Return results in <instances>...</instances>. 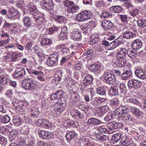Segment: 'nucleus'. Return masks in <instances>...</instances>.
Here are the masks:
<instances>
[{"label":"nucleus","mask_w":146,"mask_h":146,"mask_svg":"<svg viewBox=\"0 0 146 146\" xmlns=\"http://www.w3.org/2000/svg\"><path fill=\"white\" fill-rule=\"evenodd\" d=\"M127 52V49L125 48H120L117 53V57L125 58Z\"/></svg>","instance_id":"nucleus-26"},{"label":"nucleus","mask_w":146,"mask_h":146,"mask_svg":"<svg viewBox=\"0 0 146 146\" xmlns=\"http://www.w3.org/2000/svg\"><path fill=\"white\" fill-rule=\"evenodd\" d=\"M58 74H56L54 75V80L55 81H61L62 77V73L61 71L58 72Z\"/></svg>","instance_id":"nucleus-58"},{"label":"nucleus","mask_w":146,"mask_h":146,"mask_svg":"<svg viewBox=\"0 0 146 146\" xmlns=\"http://www.w3.org/2000/svg\"><path fill=\"white\" fill-rule=\"evenodd\" d=\"M28 6L29 11L32 13V14L33 15L36 25H39L41 24L44 20V14L38 12L35 6L33 3L29 4Z\"/></svg>","instance_id":"nucleus-1"},{"label":"nucleus","mask_w":146,"mask_h":146,"mask_svg":"<svg viewBox=\"0 0 146 146\" xmlns=\"http://www.w3.org/2000/svg\"><path fill=\"white\" fill-rule=\"evenodd\" d=\"M93 77L90 74L87 75L84 79L82 83V85L85 87L89 85L92 83Z\"/></svg>","instance_id":"nucleus-17"},{"label":"nucleus","mask_w":146,"mask_h":146,"mask_svg":"<svg viewBox=\"0 0 146 146\" xmlns=\"http://www.w3.org/2000/svg\"><path fill=\"white\" fill-rule=\"evenodd\" d=\"M107 89V87L103 86L98 87L96 90L97 92L99 95L101 96H106V91Z\"/></svg>","instance_id":"nucleus-24"},{"label":"nucleus","mask_w":146,"mask_h":146,"mask_svg":"<svg viewBox=\"0 0 146 146\" xmlns=\"http://www.w3.org/2000/svg\"><path fill=\"white\" fill-rule=\"evenodd\" d=\"M52 43L51 40L47 38H43L41 42V45L42 46L51 44H52Z\"/></svg>","instance_id":"nucleus-44"},{"label":"nucleus","mask_w":146,"mask_h":146,"mask_svg":"<svg viewBox=\"0 0 146 146\" xmlns=\"http://www.w3.org/2000/svg\"><path fill=\"white\" fill-rule=\"evenodd\" d=\"M59 56V54L58 53H54L51 54L47 59V64L50 66H54L57 61Z\"/></svg>","instance_id":"nucleus-4"},{"label":"nucleus","mask_w":146,"mask_h":146,"mask_svg":"<svg viewBox=\"0 0 146 146\" xmlns=\"http://www.w3.org/2000/svg\"><path fill=\"white\" fill-rule=\"evenodd\" d=\"M14 73V76L17 79L23 78L26 74L25 70L22 68H17Z\"/></svg>","instance_id":"nucleus-7"},{"label":"nucleus","mask_w":146,"mask_h":146,"mask_svg":"<svg viewBox=\"0 0 146 146\" xmlns=\"http://www.w3.org/2000/svg\"><path fill=\"white\" fill-rule=\"evenodd\" d=\"M110 103L112 105L118 106L119 104L118 100L117 98H114L110 101Z\"/></svg>","instance_id":"nucleus-63"},{"label":"nucleus","mask_w":146,"mask_h":146,"mask_svg":"<svg viewBox=\"0 0 146 146\" xmlns=\"http://www.w3.org/2000/svg\"><path fill=\"white\" fill-rule=\"evenodd\" d=\"M55 94L57 96L58 98V99L61 97L63 96L64 94V93L62 90H58L57 91L55 92Z\"/></svg>","instance_id":"nucleus-62"},{"label":"nucleus","mask_w":146,"mask_h":146,"mask_svg":"<svg viewBox=\"0 0 146 146\" xmlns=\"http://www.w3.org/2000/svg\"><path fill=\"white\" fill-rule=\"evenodd\" d=\"M123 112H121V111L120 110H119V108H117L113 112V113H112L113 115H114L113 117L114 118L115 117V116H118L119 115H121L119 117H121L122 116V115ZM119 116H118V117H119Z\"/></svg>","instance_id":"nucleus-51"},{"label":"nucleus","mask_w":146,"mask_h":146,"mask_svg":"<svg viewBox=\"0 0 146 146\" xmlns=\"http://www.w3.org/2000/svg\"><path fill=\"white\" fill-rule=\"evenodd\" d=\"M114 129H121L123 126V124L121 123L115 122L112 123Z\"/></svg>","instance_id":"nucleus-57"},{"label":"nucleus","mask_w":146,"mask_h":146,"mask_svg":"<svg viewBox=\"0 0 146 146\" xmlns=\"http://www.w3.org/2000/svg\"><path fill=\"white\" fill-rule=\"evenodd\" d=\"M141 84V83L139 80L131 79L128 81L127 86L129 89H136L140 88Z\"/></svg>","instance_id":"nucleus-5"},{"label":"nucleus","mask_w":146,"mask_h":146,"mask_svg":"<svg viewBox=\"0 0 146 146\" xmlns=\"http://www.w3.org/2000/svg\"><path fill=\"white\" fill-rule=\"evenodd\" d=\"M122 144L125 146H131L133 144V141L131 140L126 137L125 140L122 142Z\"/></svg>","instance_id":"nucleus-42"},{"label":"nucleus","mask_w":146,"mask_h":146,"mask_svg":"<svg viewBox=\"0 0 146 146\" xmlns=\"http://www.w3.org/2000/svg\"><path fill=\"white\" fill-rule=\"evenodd\" d=\"M103 76L105 81L108 84H112L115 81L114 75L110 72H105Z\"/></svg>","instance_id":"nucleus-6"},{"label":"nucleus","mask_w":146,"mask_h":146,"mask_svg":"<svg viewBox=\"0 0 146 146\" xmlns=\"http://www.w3.org/2000/svg\"><path fill=\"white\" fill-rule=\"evenodd\" d=\"M43 6L48 10L53 9L54 4L52 0H43L42 1Z\"/></svg>","instance_id":"nucleus-13"},{"label":"nucleus","mask_w":146,"mask_h":146,"mask_svg":"<svg viewBox=\"0 0 146 146\" xmlns=\"http://www.w3.org/2000/svg\"><path fill=\"white\" fill-rule=\"evenodd\" d=\"M79 9V7L78 6H73L72 7H69L67 9V11L70 13H72L76 12Z\"/></svg>","instance_id":"nucleus-40"},{"label":"nucleus","mask_w":146,"mask_h":146,"mask_svg":"<svg viewBox=\"0 0 146 146\" xmlns=\"http://www.w3.org/2000/svg\"><path fill=\"white\" fill-rule=\"evenodd\" d=\"M32 73L33 75L38 76L37 78L38 80L41 81H45V79L44 77V74L41 71H34Z\"/></svg>","instance_id":"nucleus-22"},{"label":"nucleus","mask_w":146,"mask_h":146,"mask_svg":"<svg viewBox=\"0 0 146 146\" xmlns=\"http://www.w3.org/2000/svg\"><path fill=\"white\" fill-rule=\"evenodd\" d=\"M118 16L123 23H127L128 22V18L126 15L124 14L118 15Z\"/></svg>","instance_id":"nucleus-46"},{"label":"nucleus","mask_w":146,"mask_h":146,"mask_svg":"<svg viewBox=\"0 0 146 146\" xmlns=\"http://www.w3.org/2000/svg\"><path fill=\"white\" fill-rule=\"evenodd\" d=\"M127 54L130 58H133L136 57L137 54L131 49L129 48L127 50Z\"/></svg>","instance_id":"nucleus-34"},{"label":"nucleus","mask_w":146,"mask_h":146,"mask_svg":"<svg viewBox=\"0 0 146 146\" xmlns=\"http://www.w3.org/2000/svg\"><path fill=\"white\" fill-rule=\"evenodd\" d=\"M119 44V43L116 42V41H113L111 42H110V50H113Z\"/></svg>","instance_id":"nucleus-53"},{"label":"nucleus","mask_w":146,"mask_h":146,"mask_svg":"<svg viewBox=\"0 0 146 146\" xmlns=\"http://www.w3.org/2000/svg\"><path fill=\"white\" fill-rule=\"evenodd\" d=\"M128 102L129 103H132L136 105H138L139 104V101L134 98H129L128 100Z\"/></svg>","instance_id":"nucleus-54"},{"label":"nucleus","mask_w":146,"mask_h":146,"mask_svg":"<svg viewBox=\"0 0 146 146\" xmlns=\"http://www.w3.org/2000/svg\"><path fill=\"white\" fill-rule=\"evenodd\" d=\"M53 111L52 112L54 113L57 114L58 115H60L61 114V113L65 109V107L64 106L62 107L61 106H60L59 107L57 106H54L52 108Z\"/></svg>","instance_id":"nucleus-19"},{"label":"nucleus","mask_w":146,"mask_h":146,"mask_svg":"<svg viewBox=\"0 0 146 146\" xmlns=\"http://www.w3.org/2000/svg\"><path fill=\"white\" fill-rule=\"evenodd\" d=\"M101 25L102 27L106 30L110 29L112 28L113 26V25L110 21H105L102 23Z\"/></svg>","instance_id":"nucleus-25"},{"label":"nucleus","mask_w":146,"mask_h":146,"mask_svg":"<svg viewBox=\"0 0 146 146\" xmlns=\"http://www.w3.org/2000/svg\"><path fill=\"white\" fill-rule=\"evenodd\" d=\"M137 25L140 27L143 28L146 27V19H141L137 22Z\"/></svg>","instance_id":"nucleus-35"},{"label":"nucleus","mask_w":146,"mask_h":146,"mask_svg":"<svg viewBox=\"0 0 146 146\" xmlns=\"http://www.w3.org/2000/svg\"><path fill=\"white\" fill-rule=\"evenodd\" d=\"M87 123L89 125L98 126L103 123V122L97 118L92 117L88 119L87 122Z\"/></svg>","instance_id":"nucleus-11"},{"label":"nucleus","mask_w":146,"mask_h":146,"mask_svg":"<svg viewBox=\"0 0 146 146\" xmlns=\"http://www.w3.org/2000/svg\"><path fill=\"white\" fill-rule=\"evenodd\" d=\"M76 135V133L72 131H70L66 135V138L68 140H70L72 139Z\"/></svg>","instance_id":"nucleus-50"},{"label":"nucleus","mask_w":146,"mask_h":146,"mask_svg":"<svg viewBox=\"0 0 146 146\" xmlns=\"http://www.w3.org/2000/svg\"><path fill=\"white\" fill-rule=\"evenodd\" d=\"M139 10L136 9H133V10L130 12V15L133 17H136L138 14Z\"/></svg>","instance_id":"nucleus-64"},{"label":"nucleus","mask_w":146,"mask_h":146,"mask_svg":"<svg viewBox=\"0 0 146 146\" xmlns=\"http://www.w3.org/2000/svg\"><path fill=\"white\" fill-rule=\"evenodd\" d=\"M12 121L14 124L17 126H19L21 123V119L17 116L13 117Z\"/></svg>","instance_id":"nucleus-33"},{"label":"nucleus","mask_w":146,"mask_h":146,"mask_svg":"<svg viewBox=\"0 0 146 146\" xmlns=\"http://www.w3.org/2000/svg\"><path fill=\"white\" fill-rule=\"evenodd\" d=\"M100 66L98 64H92L89 67V69L92 72L99 73L100 72Z\"/></svg>","instance_id":"nucleus-23"},{"label":"nucleus","mask_w":146,"mask_h":146,"mask_svg":"<svg viewBox=\"0 0 146 146\" xmlns=\"http://www.w3.org/2000/svg\"><path fill=\"white\" fill-rule=\"evenodd\" d=\"M125 58L117 57V61L119 64L118 65L120 67H122L126 64L127 61L126 60L124 59Z\"/></svg>","instance_id":"nucleus-36"},{"label":"nucleus","mask_w":146,"mask_h":146,"mask_svg":"<svg viewBox=\"0 0 146 146\" xmlns=\"http://www.w3.org/2000/svg\"><path fill=\"white\" fill-rule=\"evenodd\" d=\"M0 131L3 135H9L11 132V128L8 126L0 127Z\"/></svg>","instance_id":"nucleus-27"},{"label":"nucleus","mask_w":146,"mask_h":146,"mask_svg":"<svg viewBox=\"0 0 146 146\" xmlns=\"http://www.w3.org/2000/svg\"><path fill=\"white\" fill-rule=\"evenodd\" d=\"M9 13H11V15L13 17L16 16L18 14V11L13 8L10 9L9 10Z\"/></svg>","instance_id":"nucleus-61"},{"label":"nucleus","mask_w":146,"mask_h":146,"mask_svg":"<svg viewBox=\"0 0 146 146\" xmlns=\"http://www.w3.org/2000/svg\"><path fill=\"white\" fill-rule=\"evenodd\" d=\"M127 91L126 86L123 84H120L119 92L124 95L126 93Z\"/></svg>","instance_id":"nucleus-43"},{"label":"nucleus","mask_w":146,"mask_h":146,"mask_svg":"<svg viewBox=\"0 0 146 146\" xmlns=\"http://www.w3.org/2000/svg\"><path fill=\"white\" fill-rule=\"evenodd\" d=\"M60 31V29L57 27L53 26V27L48 29L46 30L47 33L49 34H52L54 32Z\"/></svg>","instance_id":"nucleus-38"},{"label":"nucleus","mask_w":146,"mask_h":146,"mask_svg":"<svg viewBox=\"0 0 146 146\" xmlns=\"http://www.w3.org/2000/svg\"><path fill=\"white\" fill-rule=\"evenodd\" d=\"M34 50L36 54L40 57L41 55V51L38 45H35L34 47Z\"/></svg>","instance_id":"nucleus-52"},{"label":"nucleus","mask_w":146,"mask_h":146,"mask_svg":"<svg viewBox=\"0 0 146 146\" xmlns=\"http://www.w3.org/2000/svg\"><path fill=\"white\" fill-rule=\"evenodd\" d=\"M107 129L108 132V134H111L114 132V129L112 123H110L108 124Z\"/></svg>","instance_id":"nucleus-47"},{"label":"nucleus","mask_w":146,"mask_h":146,"mask_svg":"<svg viewBox=\"0 0 146 146\" xmlns=\"http://www.w3.org/2000/svg\"><path fill=\"white\" fill-rule=\"evenodd\" d=\"M122 117L124 121L129 123L131 124L135 121V119L128 113L123 112L121 117Z\"/></svg>","instance_id":"nucleus-8"},{"label":"nucleus","mask_w":146,"mask_h":146,"mask_svg":"<svg viewBox=\"0 0 146 146\" xmlns=\"http://www.w3.org/2000/svg\"><path fill=\"white\" fill-rule=\"evenodd\" d=\"M110 9L113 13H118L121 12L122 9L120 6H113L110 8Z\"/></svg>","instance_id":"nucleus-32"},{"label":"nucleus","mask_w":146,"mask_h":146,"mask_svg":"<svg viewBox=\"0 0 146 146\" xmlns=\"http://www.w3.org/2000/svg\"><path fill=\"white\" fill-rule=\"evenodd\" d=\"M0 119L2 122L4 123H7L9 122L10 120V117L8 115L2 116L1 114L0 113Z\"/></svg>","instance_id":"nucleus-37"},{"label":"nucleus","mask_w":146,"mask_h":146,"mask_svg":"<svg viewBox=\"0 0 146 146\" xmlns=\"http://www.w3.org/2000/svg\"><path fill=\"white\" fill-rule=\"evenodd\" d=\"M91 16V13L89 11H84L78 14L75 19L78 22H80L88 20Z\"/></svg>","instance_id":"nucleus-3"},{"label":"nucleus","mask_w":146,"mask_h":146,"mask_svg":"<svg viewBox=\"0 0 146 146\" xmlns=\"http://www.w3.org/2000/svg\"><path fill=\"white\" fill-rule=\"evenodd\" d=\"M18 54L15 52H12V58L11 61L12 62H15L18 60Z\"/></svg>","instance_id":"nucleus-55"},{"label":"nucleus","mask_w":146,"mask_h":146,"mask_svg":"<svg viewBox=\"0 0 146 146\" xmlns=\"http://www.w3.org/2000/svg\"><path fill=\"white\" fill-rule=\"evenodd\" d=\"M132 74L131 71L130 70H127L122 74L121 77L123 80H126L129 78L131 77Z\"/></svg>","instance_id":"nucleus-30"},{"label":"nucleus","mask_w":146,"mask_h":146,"mask_svg":"<svg viewBox=\"0 0 146 146\" xmlns=\"http://www.w3.org/2000/svg\"><path fill=\"white\" fill-rule=\"evenodd\" d=\"M9 139L10 141H12L18 136L16 132L12 131L9 134Z\"/></svg>","instance_id":"nucleus-48"},{"label":"nucleus","mask_w":146,"mask_h":146,"mask_svg":"<svg viewBox=\"0 0 146 146\" xmlns=\"http://www.w3.org/2000/svg\"><path fill=\"white\" fill-rule=\"evenodd\" d=\"M118 93L119 90L117 89H116L113 88H110L109 91V94L110 96L117 95Z\"/></svg>","instance_id":"nucleus-45"},{"label":"nucleus","mask_w":146,"mask_h":146,"mask_svg":"<svg viewBox=\"0 0 146 146\" xmlns=\"http://www.w3.org/2000/svg\"><path fill=\"white\" fill-rule=\"evenodd\" d=\"M63 2V5L66 7H68L74 4L73 2L68 0H66Z\"/></svg>","instance_id":"nucleus-56"},{"label":"nucleus","mask_w":146,"mask_h":146,"mask_svg":"<svg viewBox=\"0 0 146 146\" xmlns=\"http://www.w3.org/2000/svg\"><path fill=\"white\" fill-rule=\"evenodd\" d=\"M24 25L27 28L30 27L32 26V22L30 18L28 17H24L23 19Z\"/></svg>","instance_id":"nucleus-28"},{"label":"nucleus","mask_w":146,"mask_h":146,"mask_svg":"<svg viewBox=\"0 0 146 146\" xmlns=\"http://www.w3.org/2000/svg\"><path fill=\"white\" fill-rule=\"evenodd\" d=\"M109 135H104L101 133H98L96 135L97 139L102 141H108L109 139Z\"/></svg>","instance_id":"nucleus-21"},{"label":"nucleus","mask_w":146,"mask_h":146,"mask_svg":"<svg viewBox=\"0 0 146 146\" xmlns=\"http://www.w3.org/2000/svg\"><path fill=\"white\" fill-rule=\"evenodd\" d=\"M22 86L27 90H32L36 87V81L29 79L24 80L22 82Z\"/></svg>","instance_id":"nucleus-2"},{"label":"nucleus","mask_w":146,"mask_h":146,"mask_svg":"<svg viewBox=\"0 0 146 146\" xmlns=\"http://www.w3.org/2000/svg\"><path fill=\"white\" fill-rule=\"evenodd\" d=\"M130 111L132 112L136 117L139 119L142 118L143 115H142V112L140 111L138 109L132 106L130 108Z\"/></svg>","instance_id":"nucleus-14"},{"label":"nucleus","mask_w":146,"mask_h":146,"mask_svg":"<svg viewBox=\"0 0 146 146\" xmlns=\"http://www.w3.org/2000/svg\"><path fill=\"white\" fill-rule=\"evenodd\" d=\"M65 44H62L58 45L57 46V48L58 49H61V51L62 54L65 55H69L70 53V51L68 48L67 47H65Z\"/></svg>","instance_id":"nucleus-18"},{"label":"nucleus","mask_w":146,"mask_h":146,"mask_svg":"<svg viewBox=\"0 0 146 146\" xmlns=\"http://www.w3.org/2000/svg\"><path fill=\"white\" fill-rule=\"evenodd\" d=\"M43 123L42 126V127L46 129H49L51 126V123L50 122L48 121L43 119Z\"/></svg>","instance_id":"nucleus-49"},{"label":"nucleus","mask_w":146,"mask_h":146,"mask_svg":"<svg viewBox=\"0 0 146 146\" xmlns=\"http://www.w3.org/2000/svg\"><path fill=\"white\" fill-rule=\"evenodd\" d=\"M123 35V38L128 39L135 37L136 34L131 31H126L124 32Z\"/></svg>","instance_id":"nucleus-20"},{"label":"nucleus","mask_w":146,"mask_h":146,"mask_svg":"<svg viewBox=\"0 0 146 146\" xmlns=\"http://www.w3.org/2000/svg\"><path fill=\"white\" fill-rule=\"evenodd\" d=\"M143 71L141 68L136 69L135 74V76L137 77L142 79H144L146 78V74Z\"/></svg>","instance_id":"nucleus-15"},{"label":"nucleus","mask_w":146,"mask_h":146,"mask_svg":"<svg viewBox=\"0 0 146 146\" xmlns=\"http://www.w3.org/2000/svg\"><path fill=\"white\" fill-rule=\"evenodd\" d=\"M51 133L45 131L41 130L39 131L38 135L39 137L44 139H48L51 137Z\"/></svg>","instance_id":"nucleus-16"},{"label":"nucleus","mask_w":146,"mask_h":146,"mask_svg":"<svg viewBox=\"0 0 146 146\" xmlns=\"http://www.w3.org/2000/svg\"><path fill=\"white\" fill-rule=\"evenodd\" d=\"M53 19L57 22L60 24H64L65 23V17L62 16L55 15Z\"/></svg>","instance_id":"nucleus-29"},{"label":"nucleus","mask_w":146,"mask_h":146,"mask_svg":"<svg viewBox=\"0 0 146 146\" xmlns=\"http://www.w3.org/2000/svg\"><path fill=\"white\" fill-rule=\"evenodd\" d=\"M71 37L75 40L79 41L82 38L80 31L78 29H73L71 32Z\"/></svg>","instance_id":"nucleus-10"},{"label":"nucleus","mask_w":146,"mask_h":146,"mask_svg":"<svg viewBox=\"0 0 146 146\" xmlns=\"http://www.w3.org/2000/svg\"><path fill=\"white\" fill-rule=\"evenodd\" d=\"M58 102L60 106L65 107L66 105V100L65 98L63 97V96L61 97V98L58 100Z\"/></svg>","instance_id":"nucleus-41"},{"label":"nucleus","mask_w":146,"mask_h":146,"mask_svg":"<svg viewBox=\"0 0 146 146\" xmlns=\"http://www.w3.org/2000/svg\"><path fill=\"white\" fill-rule=\"evenodd\" d=\"M113 116L114 115L112 113H109L104 118V119L106 122L114 118Z\"/></svg>","instance_id":"nucleus-60"},{"label":"nucleus","mask_w":146,"mask_h":146,"mask_svg":"<svg viewBox=\"0 0 146 146\" xmlns=\"http://www.w3.org/2000/svg\"><path fill=\"white\" fill-rule=\"evenodd\" d=\"M142 42L140 39H137L133 41L131 45L132 48L134 50H138L141 48Z\"/></svg>","instance_id":"nucleus-12"},{"label":"nucleus","mask_w":146,"mask_h":146,"mask_svg":"<svg viewBox=\"0 0 146 146\" xmlns=\"http://www.w3.org/2000/svg\"><path fill=\"white\" fill-rule=\"evenodd\" d=\"M121 137V134L120 133H117L113 135L112 139L115 142H117L120 139Z\"/></svg>","instance_id":"nucleus-39"},{"label":"nucleus","mask_w":146,"mask_h":146,"mask_svg":"<svg viewBox=\"0 0 146 146\" xmlns=\"http://www.w3.org/2000/svg\"><path fill=\"white\" fill-rule=\"evenodd\" d=\"M106 98H101L100 97H96L94 98L91 102V104L94 107H97L101 104L106 101Z\"/></svg>","instance_id":"nucleus-9"},{"label":"nucleus","mask_w":146,"mask_h":146,"mask_svg":"<svg viewBox=\"0 0 146 146\" xmlns=\"http://www.w3.org/2000/svg\"><path fill=\"white\" fill-rule=\"evenodd\" d=\"M99 109L100 110V112L105 113L108 110L109 107L107 105H105L99 107Z\"/></svg>","instance_id":"nucleus-59"},{"label":"nucleus","mask_w":146,"mask_h":146,"mask_svg":"<svg viewBox=\"0 0 146 146\" xmlns=\"http://www.w3.org/2000/svg\"><path fill=\"white\" fill-rule=\"evenodd\" d=\"M28 139L27 136H22L20 138V140L19 142V146H25L26 145L27 143Z\"/></svg>","instance_id":"nucleus-31"}]
</instances>
